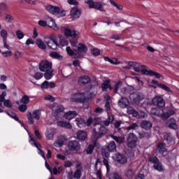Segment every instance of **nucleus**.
I'll return each mask as SVG.
<instances>
[{"label":"nucleus","instance_id":"nucleus-64","mask_svg":"<svg viewBox=\"0 0 179 179\" xmlns=\"http://www.w3.org/2000/svg\"><path fill=\"white\" fill-rule=\"evenodd\" d=\"M6 96V92L3 91L2 94L0 95V102L3 103L5 99V96Z\"/></svg>","mask_w":179,"mask_h":179},{"label":"nucleus","instance_id":"nucleus-20","mask_svg":"<svg viewBox=\"0 0 179 179\" xmlns=\"http://www.w3.org/2000/svg\"><path fill=\"white\" fill-rule=\"evenodd\" d=\"M57 125L58 127H61L62 128H65L66 129H72V124L65 121L58 122Z\"/></svg>","mask_w":179,"mask_h":179},{"label":"nucleus","instance_id":"nucleus-45","mask_svg":"<svg viewBox=\"0 0 179 179\" xmlns=\"http://www.w3.org/2000/svg\"><path fill=\"white\" fill-rule=\"evenodd\" d=\"M0 34L3 38V41H6V38H8V31H6L5 29H2Z\"/></svg>","mask_w":179,"mask_h":179},{"label":"nucleus","instance_id":"nucleus-24","mask_svg":"<svg viewBox=\"0 0 179 179\" xmlns=\"http://www.w3.org/2000/svg\"><path fill=\"white\" fill-rule=\"evenodd\" d=\"M107 150L108 152H117V145L115 142L111 141L109 143L107 146Z\"/></svg>","mask_w":179,"mask_h":179},{"label":"nucleus","instance_id":"nucleus-7","mask_svg":"<svg viewBox=\"0 0 179 179\" xmlns=\"http://www.w3.org/2000/svg\"><path fill=\"white\" fill-rule=\"evenodd\" d=\"M150 163H152L153 167L155 170H157L158 171H163V165H162V163H160V161H159V159L156 157H150Z\"/></svg>","mask_w":179,"mask_h":179},{"label":"nucleus","instance_id":"nucleus-19","mask_svg":"<svg viewBox=\"0 0 179 179\" xmlns=\"http://www.w3.org/2000/svg\"><path fill=\"white\" fill-rule=\"evenodd\" d=\"M152 125L153 124L148 120H143L140 124V127L141 128H143V129H147V130L150 129L152 128Z\"/></svg>","mask_w":179,"mask_h":179},{"label":"nucleus","instance_id":"nucleus-62","mask_svg":"<svg viewBox=\"0 0 179 179\" xmlns=\"http://www.w3.org/2000/svg\"><path fill=\"white\" fill-rule=\"evenodd\" d=\"M91 54L97 57V55H100V50L99 49H94L91 51Z\"/></svg>","mask_w":179,"mask_h":179},{"label":"nucleus","instance_id":"nucleus-1","mask_svg":"<svg viewBox=\"0 0 179 179\" xmlns=\"http://www.w3.org/2000/svg\"><path fill=\"white\" fill-rule=\"evenodd\" d=\"M39 70L41 72H45L44 77L47 80H50L54 76L52 64L47 60H42L39 63Z\"/></svg>","mask_w":179,"mask_h":179},{"label":"nucleus","instance_id":"nucleus-38","mask_svg":"<svg viewBox=\"0 0 179 179\" xmlns=\"http://www.w3.org/2000/svg\"><path fill=\"white\" fill-rule=\"evenodd\" d=\"M141 70L140 72L142 75H148L150 76V71H148V69H145V68H146V66L141 65Z\"/></svg>","mask_w":179,"mask_h":179},{"label":"nucleus","instance_id":"nucleus-29","mask_svg":"<svg viewBox=\"0 0 179 179\" xmlns=\"http://www.w3.org/2000/svg\"><path fill=\"white\" fill-rule=\"evenodd\" d=\"M78 52H87V46L85 45L84 44L79 43L78 45Z\"/></svg>","mask_w":179,"mask_h":179},{"label":"nucleus","instance_id":"nucleus-43","mask_svg":"<svg viewBox=\"0 0 179 179\" xmlns=\"http://www.w3.org/2000/svg\"><path fill=\"white\" fill-rule=\"evenodd\" d=\"M109 179H122V177L117 173H113L109 175Z\"/></svg>","mask_w":179,"mask_h":179},{"label":"nucleus","instance_id":"nucleus-6","mask_svg":"<svg viewBox=\"0 0 179 179\" xmlns=\"http://www.w3.org/2000/svg\"><path fill=\"white\" fill-rule=\"evenodd\" d=\"M68 148L70 152H79L80 150V143L76 140L70 141L68 143Z\"/></svg>","mask_w":179,"mask_h":179},{"label":"nucleus","instance_id":"nucleus-47","mask_svg":"<svg viewBox=\"0 0 179 179\" xmlns=\"http://www.w3.org/2000/svg\"><path fill=\"white\" fill-rule=\"evenodd\" d=\"M139 128V126L136 123H132L127 128V131H131V129H138Z\"/></svg>","mask_w":179,"mask_h":179},{"label":"nucleus","instance_id":"nucleus-12","mask_svg":"<svg viewBox=\"0 0 179 179\" xmlns=\"http://www.w3.org/2000/svg\"><path fill=\"white\" fill-rule=\"evenodd\" d=\"M152 104L157 106V107H164L166 106V102L163 98L160 96H155L152 99Z\"/></svg>","mask_w":179,"mask_h":179},{"label":"nucleus","instance_id":"nucleus-46","mask_svg":"<svg viewBox=\"0 0 179 179\" xmlns=\"http://www.w3.org/2000/svg\"><path fill=\"white\" fill-rule=\"evenodd\" d=\"M108 85H110V80H105V82L101 84L102 90H107V89H108Z\"/></svg>","mask_w":179,"mask_h":179},{"label":"nucleus","instance_id":"nucleus-61","mask_svg":"<svg viewBox=\"0 0 179 179\" xmlns=\"http://www.w3.org/2000/svg\"><path fill=\"white\" fill-rule=\"evenodd\" d=\"M19 110L21 113H24L27 110V106H26V104H22L19 106Z\"/></svg>","mask_w":179,"mask_h":179},{"label":"nucleus","instance_id":"nucleus-28","mask_svg":"<svg viewBox=\"0 0 179 179\" xmlns=\"http://www.w3.org/2000/svg\"><path fill=\"white\" fill-rule=\"evenodd\" d=\"M127 113L133 115V117H138V115H139L138 111L135 110L134 108L131 106L127 108Z\"/></svg>","mask_w":179,"mask_h":179},{"label":"nucleus","instance_id":"nucleus-52","mask_svg":"<svg viewBox=\"0 0 179 179\" xmlns=\"http://www.w3.org/2000/svg\"><path fill=\"white\" fill-rule=\"evenodd\" d=\"M158 87H161V89H163L164 90H166V92H171V89L164 84H159Z\"/></svg>","mask_w":179,"mask_h":179},{"label":"nucleus","instance_id":"nucleus-10","mask_svg":"<svg viewBox=\"0 0 179 179\" xmlns=\"http://www.w3.org/2000/svg\"><path fill=\"white\" fill-rule=\"evenodd\" d=\"M85 94L82 93L74 94L71 97V101L73 103H79L81 101H85Z\"/></svg>","mask_w":179,"mask_h":179},{"label":"nucleus","instance_id":"nucleus-18","mask_svg":"<svg viewBox=\"0 0 179 179\" xmlns=\"http://www.w3.org/2000/svg\"><path fill=\"white\" fill-rule=\"evenodd\" d=\"M115 159L117 163H120L121 164H125L127 163V157L120 153L115 154Z\"/></svg>","mask_w":179,"mask_h":179},{"label":"nucleus","instance_id":"nucleus-48","mask_svg":"<svg viewBox=\"0 0 179 179\" xmlns=\"http://www.w3.org/2000/svg\"><path fill=\"white\" fill-rule=\"evenodd\" d=\"M93 150H94V146L93 145H89L86 150L87 155H92Z\"/></svg>","mask_w":179,"mask_h":179},{"label":"nucleus","instance_id":"nucleus-58","mask_svg":"<svg viewBox=\"0 0 179 179\" xmlns=\"http://www.w3.org/2000/svg\"><path fill=\"white\" fill-rule=\"evenodd\" d=\"M122 122L121 121H116L113 125L115 127V128H116V129H117V131H121V128H120V127L121 126V124Z\"/></svg>","mask_w":179,"mask_h":179},{"label":"nucleus","instance_id":"nucleus-31","mask_svg":"<svg viewBox=\"0 0 179 179\" xmlns=\"http://www.w3.org/2000/svg\"><path fill=\"white\" fill-rule=\"evenodd\" d=\"M130 66H133L134 71L136 72H141L142 68L139 65L138 63H136L135 62H133V63H130Z\"/></svg>","mask_w":179,"mask_h":179},{"label":"nucleus","instance_id":"nucleus-16","mask_svg":"<svg viewBox=\"0 0 179 179\" xmlns=\"http://www.w3.org/2000/svg\"><path fill=\"white\" fill-rule=\"evenodd\" d=\"M129 105V101L126 97H122L121 99L118 101V106L119 107H121V108H127Z\"/></svg>","mask_w":179,"mask_h":179},{"label":"nucleus","instance_id":"nucleus-27","mask_svg":"<svg viewBox=\"0 0 179 179\" xmlns=\"http://www.w3.org/2000/svg\"><path fill=\"white\" fill-rule=\"evenodd\" d=\"M138 138L139 139H143V138L149 139V138H150V134L146 131L138 132Z\"/></svg>","mask_w":179,"mask_h":179},{"label":"nucleus","instance_id":"nucleus-53","mask_svg":"<svg viewBox=\"0 0 179 179\" xmlns=\"http://www.w3.org/2000/svg\"><path fill=\"white\" fill-rule=\"evenodd\" d=\"M150 76H155L157 79H160L162 78V75L159 73H156L153 71H150Z\"/></svg>","mask_w":179,"mask_h":179},{"label":"nucleus","instance_id":"nucleus-26","mask_svg":"<svg viewBox=\"0 0 179 179\" xmlns=\"http://www.w3.org/2000/svg\"><path fill=\"white\" fill-rule=\"evenodd\" d=\"M94 9H96V10H100V12H106V10H104V7L103 6V3L99 1L95 2Z\"/></svg>","mask_w":179,"mask_h":179},{"label":"nucleus","instance_id":"nucleus-3","mask_svg":"<svg viewBox=\"0 0 179 179\" xmlns=\"http://www.w3.org/2000/svg\"><path fill=\"white\" fill-rule=\"evenodd\" d=\"M136 142H138V137L134 133H129L127 137L128 148L135 149L136 148Z\"/></svg>","mask_w":179,"mask_h":179},{"label":"nucleus","instance_id":"nucleus-25","mask_svg":"<svg viewBox=\"0 0 179 179\" xmlns=\"http://www.w3.org/2000/svg\"><path fill=\"white\" fill-rule=\"evenodd\" d=\"M110 138H113V139H114V141H115V142H117V143H124V142H125V137H121V136H114L113 134L110 135Z\"/></svg>","mask_w":179,"mask_h":179},{"label":"nucleus","instance_id":"nucleus-4","mask_svg":"<svg viewBox=\"0 0 179 179\" xmlns=\"http://www.w3.org/2000/svg\"><path fill=\"white\" fill-rule=\"evenodd\" d=\"M40 115H41V113H40L39 110H34L32 114L31 113L28 112L27 117L29 124H34V120H40Z\"/></svg>","mask_w":179,"mask_h":179},{"label":"nucleus","instance_id":"nucleus-9","mask_svg":"<svg viewBox=\"0 0 179 179\" xmlns=\"http://www.w3.org/2000/svg\"><path fill=\"white\" fill-rule=\"evenodd\" d=\"M82 15V11L78 8V6H75L71 8L70 10V16L71 19H79L80 15Z\"/></svg>","mask_w":179,"mask_h":179},{"label":"nucleus","instance_id":"nucleus-49","mask_svg":"<svg viewBox=\"0 0 179 179\" xmlns=\"http://www.w3.org/2000/svg\"><path fill=\"white\" fill-rule=\"evenodd\" d=\"M4 58H8V57H12V50H7L1 52Z\"/></svg>","mask_w":179,"mask_h":179},{"label":"nucleus","instance_id":"nucleus-33","mask_svg":"<svg viewBox=\"0 0 179 179\" xmlns=\"http://www.w3.org/2000/svg\"><path fill=\"white\" fill-rule=\"evenodd\" d=\"M36 43L38 48H41V50H45V48H47V46L41 39H37Z\"/></svg>","mask_w":179,"mask_h":179},{"label":"nucleus","instance_id":"nucleus-41","mask_svg":"<svg viewBox=\"0 0 179 179\" xmlns=\"http://www.w3.org/2000/svg\"><path fill=\"white\" fill-rule=\"evenodd\" d=\"M66 50L68 55H71V57H75V55H76V53L75 52H78V50H72V49H71V47H67Z\"/></svg>","mask_w":179,"mask_h":179},{"label":"nucleus","instance_id":"nucleus-15","mask_svg":"<svg viewBox=\"0 0 179 179\" xmlns=\"http://www.w3.org/2000/svg\"><path fill=\"white\" fill-rule=\"evenodd\" d=\"M46 10H48V12H50V13H52V15H58V13H59V12L61 11V9L59 8V7L49 5L46 6Z\"/></svg>","mask_w":179,"mask_h":179},{"label":"nucleus","instance_id":"nucleus-59","mask_svg":"<svg viewBox=\"0 0 179 179\" xmlns=\"http://www.w3.org/2000/svg\"><path fill=\"white\" fill-rule=\"evenodd\" d=\"M34 78L36 79V80H38L43 78V73L41 72H37L35 73Z\"/></svg>","mask_w":179,"mask_h":179},{"label":"nucleus","instance_id":"nucleus-23","mask_svg":"<svg viewBox=\"0 0 179 179\" xmlns=\"http://www.w3.org/2000/svg\"><path fill=\"white\" fill-rule=\"evenodd\" d=\"M58 38H59V43L60 45L62 47H65V45H68L69 42L66 38H65V36L62 35H58Z\"/></svg>","mask_w":179,"mask_h":179},{"label":"nucleus","instance_id":"nucleus-54","mask_svg":"<svg viewBox=\"0 0 179 179\" xmlns=\"http://www.w3.org/2000/svg\"><path fill=\"white\" fill-rule=\"evenodd\" d=\"M55 113L58 115L60 113H64V106H59L55 109Z\"/></svg>","mask_w":179,"mask_h":179},{"label":"nucleus","instance_id":"nucleus-5","mask_svg":"<svg viewBox=\"0 0 179 179\" xmlns=\"http://www.w3.org/2000/svg\"><path fill=\"white\" fill-rule=\"evenodd\" d=\"M44 41L47 44L48 47L52 48V50H57L58 47V42L54 38V37H45Z\"/></svg>","mask_w":179,"mask_h":179},{"label":"nucleus","instance_id":"nucleus-30","mask_svg":"<svg viewBox=\"0 0 179 179\" xmlns=\"http://www.w3.org/2000/svg\"><path fill=\"white\" fill-rule=\"evenodd\" d=\"M76 122L79 128H83V127L86 124L85 120H83L82 117H77L76 119Z\"/></svg>","mask_w":179,"mask_h":179},{"label":"nucleus","instance_id":"nucleus-36","mask_svg":"<svg viewBox=\"0 0 179 179\" xmlns=\"http://www.w3.org/2000/svg\"><path fill=\"white\" fill-rule=\"evenodd\" d=\"M175 112L173 110H169L166 113L162 114L164 118H169L171 115H174Z\"/></svg>","mask_w":179,"mask_h":179},{"label":"nucleus","instance_id":"nucleus-37","mask_svg":"<svg viewBox=\"0 0 179 179\" xmlns=\"http://www.w3.org/2000/svg\"><path fill=\"white\" fill-rule=\"evenodd\" d=\"M85 3L88 5L90 9H94V6L96 4V2L93 0H85Z\"/></svg>","mask_w":179,"mask_h":179},{"label":"nucleus","instance_id":"nucleus-17","mask_svg":"<svg viewBox=\"0 0 179 179\" xmlns=\"http://www.w3.org/2000/svg\"><path fill=\"white\" fill-rule=\"evenodd\" d=\"M90 77L87 76H83L78 78V83L79 85H87L91 82Z\"/></svg>","mask_w":179,"mask_h":179},{"label":"nucleus","instance_id":"nucleus-44","mask_svg":"<svg viewBox=\"0 0 179 179\" xmlns=\"http://www.w3.org/2000/svg\"><path fill=\"white\" fill-rule=\"evenodd\" d=\"M105 108H106V111H110V110H111V107L110 106V96H106Z\"/></svg>","mask_w":179,"mask_h":179},{"label":"nucleus","instance_id":"nucleus-57","mask_svg":"<svg viewBox=\"0 0 179 179\" xmlns=\"http://www.w3.org/2000/svg\"><path fill=\"white\" fill-rule=\"evenodd\" d=\"M50 86V83L48 81L45 80L41 85V89H48Z\"/></svg>","mask_w":179,"mask_h":179},{"label":"nucleus","instance_id":"nucleus-2","mask_svg":"<svg viewBox=\"0 0 179 179\" xmlns=\"http://www.w3.org/2000/svg\"><path fill=\"white\" fill-rule=\"evenodd\" d=\"M93 132L95 139H100V138H103L107 134V128L101 126L100 124H94Z\"/></svg>","mask_w":179,"mask_h":179},{"label":"nucleus","instance_id":"nucleus-50","mask_svg":"<svg viewBox=\"0 0 179 179\" xmlns=\"http://www.w3.org/2000/svg\"><path fill=\"white\" fill-rule=\"evenodd\" d=\"M125 176L126 177H127V178H132V177H134V171H132L131 169L127 170Z\"/></svg>","mask_w":179,"mask_h":179},{"label":"nucleus","instance_id":"nucleus-56","mask_svg":"<svg viewBox=\"0 0 179 179\" xmlns=\"http://www.w3.org/2000/svg\"><path fill=\"white\" fill-rule=\"evenodd\" d=\"M16 36L19 40H22V38L24 37V34H23V32H22L20 30H17L16 31Z\"/></svg>","mask_w":179,"mask_h":179},{"label":"nucleus","instance_id":"nucleus-21","mask_svg":"<svg viewBox=\"0 0 179 179\" xmlns=\"http://www.w3.org/2000/svg\"><path fill=\"white\" fill-rule=\"evenodd\" d=\"M65 143V137L59 136L57 140L54 143L55 148H61Z\"/></svg>","mask_w":179,"mask_h":179},{"label":"nucleus","instance_id":"nucleus-22","mask_svg":"<svg viewBox=\"0 0 179 179\" xmlns=\"http://www.w3.org/2000/svg\"><path fill=\"white\" fill-rule=\"evenodd\" d=\"M78 115V113L76 111H69L64 114V117H66V120H73L74 117Z\"/></svg>","mask_w":179,"mask_h":179},{"label":"nucleus","instance_id":"nucleus-42","mask_svg":"<svg viewBox=\"0 0 179 179\" xmlns=\"http://www.w3.org/2000/svg\"><path fill=\"white\" fill-rule=\"evenodd\" d=\"M50 56H52V58H56L57 59H59L60 61H62L64 59V57L61 56L56 52L50 53Z\"/></svg>","mask_w":179,"mask_h":179},{"label":"nucleus","instance_id":"nucleus-39","mask_svg":"<svg viewBox=\"0 0 179 179\" xmlns=\"http://www.w3.org/2000/svg\"><path fill=\"white\" fill-rule=\"evenodd\" d=\"M29 102L30 97H29L27 95H24L20 101V103H22V104H29Z\"/></svg>","mask_w":179,"mask_h":179},{"label":"nucleus","instance_id":"nucleus-32","mask_svg":"<svg viewBox=\"0 0 179 179\" xmlns=\"http://www.w3.org/2000/svg\"><path fill=\"white\" fill-rule=\"evenodd\" d=\"M113 121H114V116L113 115H108V117L106 120L103 122V124H104V125H106V127H108V125H110V124H111V122H113Z\"/></svg>","mask_w":179,"mask_h":179},{"label":"nucleus","instance_id":"nucleus-51","mask_svg":"<svg viewBox=\"0 0 179 179\" xmlns=\"http://www.w3.org/2000/svg\"><path fill=\"white\" fill-rule=\"evenodd\" d=\"M122 85V83L119 81L115 84L114 86V93H117L118 89H120V87Z\"/></svg>","mask_w":179,"mask_h":179},{"label":"nucleus","instance_id":"nucleus-11","mask_svg":"<svg viewBox=\"0 0 179 179\" xmlns=\"http://www.w3.org/2000/svg\"><path fill=\"white\" fill-rule=\"evenodd\" d=\"M143 94L141 93H134L130 95V99L133 101V103H135L137 104L138 103H140L141 101L143 100Z\"/></svg>","mask_w":179,"mask_h":179},{"label":"nucleus","instance_id":"nucleus-35","mask_svg":"<svg viewBox=\"0 0 179 179\" xmlns=\"http://www.w3.org/2000/svg\"><path fill=\"white\" fill-rule=\"evenodd\" d=\"M158 151H159V153H161V155H163V153H164L165 152H167V149L164 148V144H163V143H160L158 145Z\"/></svg>","mask_w":179,"mask_h":179},{"label":"nucleus","instance_id":"nucleus-8","mask_svg":"<svg viewBox=\"0 0 179 179\" xmlns=\"http://www.w3.org/2000/svg\"><path fill=\"white\" fill-rule=\"evenodd\" d=\"M66 37H71V38H78L79 37V31L69 28H63Z\"/></svg>","mask_w":179,"mask_h":179},{"label":"nucleus","instance_id":"nucleus-40","mask_svg":"<svg viewBox=\"0 0 179 179\" xmlns=\"http://www.w3.org/2000/svg\"><path fill=\"white\" fill-rule=\"evenodd\" d=\"M80 177H82V170L80 169L76 170L73 174V178L79 179L80 178Z\"/></svg>","mask_w":179,"mask_h":179},{"label":"nucleus","instance_id":"nucleus-13","mask_svg":"<svg viewBox=\"0 0 179 179\" xmlns=\"http://www.w3.org/2000/svg\"><path fill=\"white\" fill-rule=\"evenodd\" d=\"M44 19L47 20L46 22H48V27H51L52 29H54V30H57L58 29V27H57V24H55V20H54V19L48 15H45Z\"/></svg>","mask_w":179,"mask_h":179},{"label":"nucleus","instance_id":"nucleus-63","mask_svg":"<svg viewBox=\"0 0 179 179\" xmlns=\"http://www.w3.org/2000/svg\"><path fill=\"white\" fill-rule=\"evenodd\" d=\"M0 10H8V5L5 3H0Z\"/></svg>","mask_w":179,"mask_h":179},{"label":"nucleus","instance_id":"nucleus-14","mask_svg":"<svg viewBox=\"0 0 179 179\" xmlns=\"http://www.w3.org/2000/svg\"><path fill=\"white\" fill-rule=\"evenodd\" d=\"M76 139H78L79 141H82L83 142H85L86 139H87V133L83 130H80L76 132Z\"/></svg>","mask_w":179,"mask_h":179},{"label":"nucleus","instance_id":"nucleus-55","mask_svg":"<svg viewBox=\"0 0 179 179\" xmlns=\"http://www.w3.org/2000/svg\"><path fill=\"white\" fill-rule=\"evenodd\" d=\"M3 103H4L5 107H8V108H12L13 105H12V102L10 101V100L6 99V101H4V102H3Z\"/></svg>","mask_w":179,"mask_h":179},{"label":"nucleus","instance_id":"nucleus-34","mask_svg":"<svg viewBox=\"0 0 179 179\" xmlns=\"http://www.w3.org/2000/svg\"><path fill=\"white\" fill-rule=\"evenodd\" d=\"M109 2L111 3V5L115 6V8H117L118 10H122V9H124V6H122V5L117 3L115 1H114V0H109Z\"/></svg>","mask_w":179,"mask_h":179},{"label":"nucleus","instance_id":"nucleus-60","mask_svg":"<svg viewBox=\"0 0 179 179\" xmlns=\"http://www.w3.org/2000/svg\"><path fill=\"white\" fill-rule=\"evenodd\" d=\"M67 2L69 5H74L75 6H78V5H79V2L76 0H67Z\"/></svg>","mask_w":179,"mask_h":179}]
</instances>
